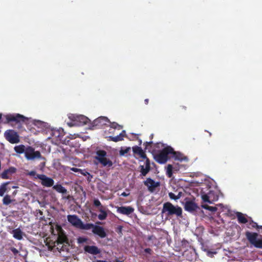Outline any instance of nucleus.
Masks as SVG:
<instances>
[{"mask_svg":"<svg viewBox=\"0 0 262 262\" xmlns=\"http://www.w3.org/2000/svg\"><path fill=\"white\" fill-rule=\"evenodd\" d=\"M98 210L100 212V213L98 216V219L100 220H105L107 216L106 207L104 206L101 207L100 208H99Z\"/></svg>","mask_w":262,"mask_h":262,"instance_id":"nucleus-25","label":"nucleus"},{"mask_svg":"<svg viewBox=\"0 0 262 262\" xmlns=\"http://www.w3.org/2000/svg\"><path fill=\"white\" fill-rule=\"evenodd\" d=\"M7 120L10 121L25 122L28 118L19 114H8L5 116Z\"/></svg>","mask_w":262,"mask_h":262,"instance_id":"nucleus-11","label":"nucleus"},{"mask_svg":"<svg viewBox=\"0 0 262 262\" xmlns=\"http://www.w3.org/2000/svg\"><path fill=\"white\" fill-rule=\"evenodd\" d=\"M125 135V130H122L118 135L116 136H110L108 137L110 138L111 141L114 142H118L120 141H122L123 140L124 137Z\"/></svg>","mask_w":262,"mask_h":262,"instance_id":"nucleus-24","label":"nucleus"},{"mask_svg":"<svg viewBox=\"0 0 262 262\" xmlns=\"http://www.w3.org/2000/svg\"><path fill=\"white\" fill-rule=\"evenodd\" d=\"M8 171H7L6 170H5L4 171H3L2 172V173L1 174V177L2 178L4 179H8L9 178V177H8Z\"/></svg>","mask_w":262,"mask_h":262,"instance_id":"nucleus-38","label":"nucleus"},{"mask_svg":"<svg viewBox=\"0 0 262 262\" xmlns=\"http://www.w3.org/2000/svg\"><path fill=\"white\" fill-rule=\"evenodd\" d=\"M13 237L18 240L22 238V232L19 229H16L13 230Z\"/></svg>","mask_w":262,"mask_h":262,"instance_id":"nucleus-31","label":"nucleus"},{"mask_svg":"<svg viewBox=\"0 0 262 262\" xmlns=\"http://www.w3.org/2000/svg\"><path fill=\"white\" fill-rule=\"evenodd\" d=\"M53 188L57 192L62 194H66L67 192V190L60 184L54 185Z\"/></svg>","mask_w":262,"mask_h":262,"instance_id":"nucleus-27","label":"nucleus"},{"mask_svg":"<svg viewBox=\"0 0 262 262\" xmlns=\"http://www.w3.org/2000/svg\"><path fill=\"white\" fill-rule=\"evenodd\" d=\"M249 228H251V227H252V228H257V229H261L262 228V226H258L256 223H255L253 221H251L249 223V226H248Z\"/></svg>","mask_w":262,"mask_h":262,"instance_id":"nucleus-36","label":"nucleus"},{"mask_svg":"<svg viewBox=\"0 0 262 262\" xmlns=\"http://www.w3.org/2000/svg\"><path fill=\"white\" fill-rule=\"evenodd\" d=\"M2 114H0V120H1V118H2Z\"/></svg>","mask_w":262,"mask_h":262,"instance_id":"nucleus-52","label":"nucleus"},{"mask_svg":"<svg viewBox=\"0 0 262 262\" xmlns=\"http://www.w3.org/2000/svg\"><path fill=\"white\" fill-rule=\"evenodd\" d=\"M108 123H110V128L108 132L110 134H114L115 129L121 130L122 126L118 124L113 122L110 123V120L107 117L101 116L94 120L90 124L89 127L91 129H93L94 127H101L104 125H106Z\"/></svg>","mask_w":262,"mask_h":262,"instance_id":"nucleus-1","label":"nucleus"},{"mask_svg":"<svg viewBox=\"0 0 262 262\" xmlns=\"http://www.w3.org/2000/svg\"><path fill=\"white\" fill-rule=\"evenodd\" d=\"M13 200L11 199L9 195H6L3 199V203L5 205H8L12 202Z\"/></svg>","mask_w":262,"mask_h":262,"instance_id":"nucleus-33","label":"nucleus"},{"mask_svg":"<svg viewBox=\"0 0 262 262\" xmlns=\"http://www.w3.org/2000/svg\"><path fill=\"white\" fill-rule=\"evenodd\" d=\"M116 209L118 213L127 216L131 214L134 211V209L131 206L116 207Z\"/></svg>","mask_w":262,"mask_h":262,"instance_id":"nucleus-14","label":"nucleus"},{"mask_svg":"<svg viewBox=\"0 0 262 262\" xmlns=\"http://www.w3.org/2000/svg\"><path fill=\"white\" fill-rule=\"evenodd\" d=\"M172 151V148L169 146H164L163 149L159 153L155 155V160L160 164L165 163L168 159L170 158V152Z\"/></svg>","mask_w":262,"mask_h":262,"instance_id":"nucleus-3","label":"nucleus"},{"mask_svg":"<svg viewBox=\"0 0 262 262\" xmlns=\"http://www.w3.org/2000/svg\"><path fill=\"white\" fill-rule=\"evenodd\" d=\"M125 135V130H122L118 135L116 136H110L108 137L110 138L111 141L114 142H118L120 141H122L123 140L124 137Z\"/></svg>","mask_w":262,"mask_h":262,"instance_id":"nucleus-23","label":"nucleus"},{"mask_svg":"<svg viewBox=\"0 0 262 262\" xmlns=\"http://www.w3.org/2000/svg\"><path fill=\"white\" fill-rule=\"evenodd\" d=\"M7 171H8V173H13L15 172L16 169L14 167H11L9 169H8L6 170Z\"/></svg>","mask_w":262,"mask_h":262,"instance_id":"nucleus-41","label":"nucleus"},{"mask_svg":"<svg viewBox=\"0 0 262 262\" xmlns=\"http://www.w3.org/2000/svg\"><path fill=\"white\" fill-rule=\"evenodd\" d=\"M133 150L135 155L138 156L140 158L143 159V160H146V159H148L145 152L141 147L138 146L134 147L133 148Z\"/></svg>","mask_w":262,"mask_h":262,"instance_id":"nucleus-20","label":"nucleus"},{"mask_svg":"<svg viewBox=\"0 0 262 262\" xmlns=\"http://www.w3.org/2000/svg\"><path fill=\"white\" fill-rule=\"evenodd\" d=\"M17 188H18V187H17V186H12V188H13V189Z\"/></svg>","mask_w":262,"mask_h":262,"instance_id":"nucleus-50","label":"nucleus"},{"mask_svg":"<svg viewBox=\"0 0 262 262\" xmlns=\"http://www.w3.org/2000/svg\"><path fill=\"white\" fill-rule=\"evenodd\" d=\"M162 212L166 213L168 215H176L180 216L182 215V210L181 207L177 206H174L169 202L165 203L163 204Z\"/></svg>","mask_w":262,"mask_h":262,"instance_id":"nucleus-6","label":"nucleus"},{"mask_svg":"<svg viewBox=\"0 0 262 262\" xmlns=\"http://www.w3.org/2000/svg\"><path fill=\"white\" fill-rule=\"evenodd\" d=\"M77 241L78 243L82 244L86 242L87 238L83 237H79L78 238Z\"/></svg>","mask_w":262,"mask_h":262,"instance_id":"nucleus-39","label":"nucleus"},{"mask_svg":"<svg viewBox=\"0 0 262 262\" xmlns=\"http://www.w3.org/2000/svg\"><path fill=\"white\" fill-rule=\"evenodd\" d=\"M11 250L13 252V253L14 254H16L18 253V250L17 249H16L15 248H12Z\"/></svg>","mask_w":262,"mask_h":262,"instance_id":"nucleus-45","label":"nucleus"},{"mask_svg":"<svg viewBox=\"0 0 262 262\" xmlns=\"http://www.w3.org/2000/svg\"><path fill=\"white\" fill-rule=\"evenodd\" d=\"M16 193H17V191H14L13 192V195H15Z\"/></svg>","mask_w":262,"mask_h":262,"instance_id":"nucleus-49","label":"nucleus"},{"mask_svg":"<svg viewBox=\"0 0 262 262\" xmlns=\"http://www.w3.org/2000/svg\"><path fill=\"white\" fill-rule=\"evenodd\" d=\"M33 124L36 127L39 131L47 132L50 129L49 123L38 120H34L32 122Z\"/></svg>","mask_w":262,"mask_h":262,"instance_id":"nucleus-13","label":"nucleus"},{"mask_svg":"<svg viewBox=\"0 0 262 262\" xmlns=\"http://www.w3.org/2000/svg\"><path fill=\"white\" fill-rule=\"evenodd\" d=\"M29 174H30V176H35V172L34 171H30V172H29Z\"/></svg>","mask_w":262,"mask_h":262,"instance_id":"nucleus-47","label":"nucleus"},{"mask_svg":"<svg viewBox=\"0 0 262 262\" xmlns=\"http://www.w3.org/2000/svg\"><path fill=\"white\" fill-rule=\"evenodd\" d=\"M129 195V193H127L125 192H122L121 194V196H127Z\"/></svg>","mask_w":262,"mask_h":262,"instance_id":"nucleus-44","label":"nucleus"},{"mask_svg":"<svg viewBox=\"0 0 262 262\" xmlns=\"http://www.w3.org/2000/svg\"><path fill=\"white\" fill-rule=\"evenodd\" d=\"M182 192H179L178 194L177 195V198L178 200L180 199L182 196Z\"/></svg>","mask_w":262,"mask_h":262,"instance_id":"nucleus-43","label":"nucleus"},{"mask_svg":"<svg viewBox=\"0 0 262 262\" xmlns=\"http://www.w3.org/2000/svg\"><path fill=\"white\" fill-rule=\"evenodd\" d=\"M151 249L149 248H146L145 249V252L146 253H150Z\"/></svg>","mask_w":262,"mask_h":262,"instance_id":"nucleus-46","label":"nucleus"},{"mask_svg":"<svg viewBox=\"0 0 262 262\" xmlns=\"http://www.w3.org/2000/svg\"><path fill=\"white\" fill-rule=\"evenodd\" d=\"M68 117L70 121H68L67 124L70 127L90 125L91 123L90 120L84 115L69 114Z\"/></svg>","mask_w":262,"mask_h":262,"instance_id":"nucleus-2","label":"nucleus"},{"mask_svg":"<svg viewBox=\"0 0 262 262\" xmlns=\"http://www.w3.org/2000/svg\"><path fill=\"white\" fill-rule=\"evenodd\" d=\"M168 195L169 196V198L171 199H173V200H178L177 198V195H175L172 192H169V194H168Z\"/></svg>","mask_w":262,"mask_h":262,"instance_id":"nucleus-40","label":"nucleus"},{"mask_svg":"<svg viewBox=\"0 0 262 262\" xmlns=\"http://www.w3.org/2000/svg\"><path fill=\"white\" fill-rule=\"evenodd\" d=\"M144 184L148 187L149 191L153 192L155 189L160 186L159 182H156L150 178H148L144 182Z\"/></svg>","mask_w":262,"mask_h":262,"instance_id":"nucleus-15","label":"nucleus"},{"mask_svg":"<svg viewBox=\"0 0 262 262\" xmlns=\"http://www.w3.org/2000/svg\"><path fill=\"white\" fill-rule=\"evenodd\" d=\"M6 139L11 143H16L19 141L17 133L13 130H8L5 133Z\"/></svg>","mask_w":262,"mask_h":262,"instance_id":"nucleus-10","label":"nucleus"},{"mask_svg":"<svg viewBox=\"0 0 262 262\" xmlns=\"http://www.w3.org/2000/svg\"><path fill=\"white\" fill-rule=\"evenodd\" d=\"M130 150V147H122L119 151V155L121 156H124Z\"/></svg>","mask_w":262,"mask_h":262,"instance_id":"nucleus-32","label":"nucleus"},{"mask_svg":"<svg viewBox=\"0 0 262 262\" xmlns=\"http://www.w3.org/2000/svg\"><path fill=\"white\" fill-rule=\"evenodd\" d=\"M36 178L41 180V183L44 186L50 187L54 185V180L45 174H37Z\"/></svg>","mask_w":262,"mask_h":262,"instance_id":"nucleus-12","label":"nucleus"},{"mask_svg":"<svg viewBox=\"0 0 262 262\" xmlns=\"http://www.w3.org/2000/svg\"><path fill=\"white\" fill-rule=\"evenodd\" d=\"M14 150L18 154H21L24 153L25 154V152H26L27 150V147L24 145H19L15 146Z\"/></svg>","mask_w":262,"mask_h":262,"instance_id":"nucleus-29","label":"nucleus"},{"mask_svg":"<svg viewBox=\"0 0 262 262\" xmlns=\"http://www.w3.org/2000/svg\"><path fill=\"white\" fill-rule=\"evenodd\" d=\"M235 214L239 223L245 224L248 222V220L247 219L245 214L239 212H236Z\"/></svg>","mask_w":262,"mask_h":262,"instance_id":"nucleus-26","label":"nucleus"},{"mask_svg":"<svg viewBox=\"0 0 262 262\" xmlns=\"http://www.w3.org/2000/svg\"><path fill=\"white\" fill-rule=\"evenodd\" d=\"M202 207L205 209L211 211L212 212H214L217 210L216 207H213V206H208V205H202Z\"/></svg>","mask_w":262,"mask_h":262,"instance_id":"nucleus-35","label":"nucleus"},{"mask_svg":"<svg viewBox=\"0 0 262 262\" xmlns=\"http://www.w3.org/2000/svg\"><path fill=\"white\" fill-rule=\"evenodd\" d=\"M92 232L94 234L98 235L101 238H104L106 236L104 228L101 226L95 225Z\"/></svg>","mask_w":262,"mask_h":262,"instance_id":"nucleus-19","label":"nucleus"},{"mask_svg":"<svg viewBox=\"0 0 262 262\" xmlns=\"http://www.w3.org/2000/svg\"><path fill=\"white\" fill-rule=\"evenodd\" d=\"M148 99H145V103L147 104L148 103Z\"/></svg>","mask_w":262,"mask_h":262,"instance_id":"nucleus-51","label":"nucleus"},{"mask_svg":"<svg viewBox=\"0 0 262 262\" xmlns=\"http://www.w3.org/2000/svg\"><path fill=\"white\" fill-rule=\"evenodd\" d=\"M95 159L104 167L110 168L113 165V162L107 157V153L103 150H98L96 151Z\"/></svg>","mask_w":262,"mask_h":262,"instance_id":"nucleus-5","label":"nucleus"},{"mask_svg":"<svg viewBox=\"0 0 262 262\" xmlns=\"http://www.w3.org/2000/svg\"><path fill=\"white\" fill-rule=\"evenodd\" d=\"M51 231L53 235L57 236V243L58 246L60 244L68 243L67 237L59 225L56 224L52 225L51 227Z\"/></svg>","mask_w":262,"mask_h":262,"instance_id":"nucleus-4","label":"nucleus"},{"mask_svg":"<svg viewBox=\"0 0 262 262\" xmlns=\"http://www.w3.org/2000/svg\"><path fill=\"white\" fill-rule=\"evenodd\" d=\"M94 205L98 209L99 208H100L101 207H103V205H102L101 202L98 199H95L94 200Z\"/></svg>","mask_w":262,"mask_h":262,"instance_id":"nucleus-37","label":"nucleus"},{"mask_svg":"<svg viewBox=\"0 0 262 262\" xmlns=\"http://www.w3.org/2000/svg\"><path fill=\"white\" fill-rule=\"evenodd\" d=\"M25 157L28 160H35L42 158L40 152L39 151L35 150V149L31 146L27 147V150L26 152H25Z\"/></svg>","mask_w":262,"mask_h":262,"instance_id":"nucleus-9","label":"nucleus"},{"mask_svg":"<svg viewBox=\"0 0 262 262\" xmlns=\"http://www.w3.org/2000/svg\"><path fill=\"white\" fill-rule=\"evenodd\" d=\"M86 252L92 254H97L100 252V250L95 246H86L84 248Z\"/></svg>","mask_w":262,"mask_h":262,"instance_id":"nucleus-22","label":"nucleus"},{"mask_svg":"<svg viewBox=\"0 0 262 262\" xmlns=\"http://www.w3.org/2000/svg\"><path fill=\"white\" fill-rule=\"evenodd\" d=\"M166 169L167 176L171 178L172 176V166L170 164L168 165Z\"/></svg>","mask_w":262,"mask_h":262,"instance_id":"nucleus-34","label":"nucleus"},{"mask_svg":"<svg viewBox=\"0 0 262 262\" xmlns=\"http://www.w3.org/2000/svg\"><path fill=\"white\" fill-rule=\"evenodd\" d=\"M184 208L186 211L192 212L198 208V205L194 201L186 199L184 204Z\"/></svg>","mask_w":262,"mask_h":262,"instance_id":"nucleus-16","label":"nucleus"},{"mask_svg":"<svg viewBox=\"0 0 262 262\" xmlns=\"http://www.w3.org/2000/svg\"><path fill=\"white\" fill-rule=\"evenodd\" d=\"M81 173L82 174H83V175H84V176H86V174H89V175L90 174L89 173H88V172H85L84 173H83V172H82V171H81Z\"/></svg>","mask_w":262,"mask_h":262,"instance_id":"nucleus-48","label":"nucleus"},{"mask_svg":"<svg viewBox=\"0 0 262 262\" xmlns=\"http://www.w3.org/2000/svg\"><path fill=\"white\" fill-rule=\"evenodd\" d=\"M95 225L92 223H87V224H83L82 222L81 223V225L79 228L83 229V230H90L92 229L93 230L94 227Z\"/></svg>","mask_w":262,"mask_h":262,"instance_id":"nucleus-30","label":"nucleus"},{"mask_svg":"<svg viewBox=\"0 0 262 262\" xmlns=\"http://www.w3.org/2000/svg\"><path fill=\"white\" fill-rule=\"evenodd\" d=\"M68 221L74 226L79 228L81 220L79 219L76 215H69L67 216Z\"/></svg>","mask_w":262,"mask_h":262,"instance_id":"nucleus-17","label":"nucleus"},{"mask_svg":"<svg viewBox=\"0 0 262 262\" xmlns=\"http://www.w3.org/2000/svg\"><path fill=\"white\" fill-rule=\"evenodd\" d=\"M9 183V182H5L0 185V196H4L5 193L8 191L7 185Z\"/></svg>","mask_w":262,"mask_h":262,"instance_id":"nucleus-28","label":"nucleus"},{"mask_svg":"<svg viewBox=\"0 0 262 262\" xmlns=\"http://www.w3.org/2000/svg\"><path fill=\"white\" fill-rule=\"evenodd\" d=\"M71 170L74 172H81L82 170L80 169H78V168H75V167H72V168H71Z\"/></svg>","mask_w":262,"mask_h":262,"instance_id":"nucleus-42","label":"nucleus"},{"mask_svg":"<svg viewBox=\"0 0 262 262\" xmlns=\"http://www.w3.org/2000/svg\"><path fill=\"white\" fill-rule=\"evenodd\" d=\"M170 157L173 158L175 160H178L179 161H188V158L183 154L180 152L174 151L173 148L172 151L170 152Z\"/></svg>","mask_w":262,"mask_h":262,"instance_id":"nucleus-18","label":"nucleus"},{"mask_svg":"<svg viewBox=\"0 0 262 262\" xmlns=\"http://www.w3.org/2000/svg\"><path fill=\"white\" fill-rule=\"evenodd\" d=\"M246 236L251 244L256 248L262 249V236L258 238L257 233L250 232H247Z\"/></svg>","mask_w":262,"mask_h":262,"instance_id":"nucleus-7","label":"nucleus"},{"mask_svg":"<svg viewBox=\"0 0 262 262\" xmlns=\"http://www.w3.org/2000/svg\"><path fill=\"white\" fill-rule=\"evenodd\" d=\"M140 167L141 168L140 172L141 174L143 176H145L149 172L150 169L149 162L148 159L145 160L144 164L143 165H141Z\"/></svg>","mask_w":262,"mask_h":262,"instance_id":"nucleus-21","label":"nucleus"},{"mask_svg":"<svg viewBox=\"0 0 262 262\" xmlns=\"http://www.w3.org/2000/svg\"><path fill=\"white\" fill-rule=\"evenodd\" d=\"M201 198L204 202L212 204L218 200V192L216 190H209L207 193L202 192Z\"/></svg>","mask_w":262,"mask_h":262,"instance_id":"nucleus-8","label":"nucleus"}]
</instances>
